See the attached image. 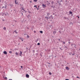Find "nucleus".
I'll use <instances>...</instances> for the list:
<instances>
[{"mask_svg": "<svg viewBox=\"0 0 80 80\" xmlns=\"http://www.w3.org/2000/svg\"><path fill=\"white\" fill-rule=\"evenodd\" d=\"M69 13L70 14H72V15H73V14L72 13V12H69Z\"/></svg>", "mask_w": 80, "mask_h": 80, "instance_id": "nucleus-11", "label": "nucleus"}, {"mask_svg": "<svg viewBox=\"0 0 80 80\" xmlns=\"http://www.w3.org/2000/svg\"><path fill=\"white\" fill-rule=\"evenodd\" d=\"M26 77L27 78H29V75L27 74L26 75Z\"/></svg>", "mask_w": 80, "mask_h": 80, "instance_id": "nucleus-5", "label": "nucleus"}, {"mask_svg": "<svg viewBox=\"0 0 80 80\" xmlns=\"http://www.w3.org/2000/svg\"><path fill=\"white\" fill-rule=\"evenodd\" d=\"M68 43H69V45H70V42H68Z\"/></svg>", "mask_w": 80, "mask_h": 80, "instance_id": "nucleus-37", "label": "nucleus"}, {"mask_svg": "<svg viewBox=\"0 0 80 80\" xmlns=\"http://www.w3.org/2000/svg\"><path fill=\"white\" fill-rule=\"evenodd\" d=\"M40 7V6H39V5H38V8H39V7Z\"/></svg>", "mask_w": 80, "mask_h": 80, "instance_id": "nucleus-55", "label": "nucleus"}, {"mask_svg": "<svg viewBox=\"0 0 80 80\" xmlns=\"http://www.w3.org/2000/svg\"><path fill=\"white\" fill-rule=\"evenodd\" d=\"M27 37L28 38H29V36H28V34H27Z\"/></svg>", "mask_w": 80, "mask_h": 80, "instance_id": "nucleus-26", "label": "nucleus"}, {"mask_svg": "<svg viewBox=\"0 0 80 80\" xmlns=\"http://www.w3.org/2000/svg\"><path fill=\"white\" fill-rule=\"evenodd\" d=\"M37 45H40V43L38 42V43Z\"/></svg>", "mask_w": 80, "mask_h": 80, "instance_id": "nucleus-22", "label": "nucleus"}, {"mask_svg": "<svg viewBox=\"0 0 80 80\" xmlns=\"http://www.w3.org/2000/svg\"><path fill=\"white\" fill-rule=\"evenodd\" d=\"M48 64H50V63H49V62H48Z\"/></svg>", "mask_w": 80, "mask_h": 80, "instance_id": "nucleus-46", "label": "nucleus"}, {"mask_svg": "<svg viewBox=\"0 0 80 80\" xmlns=\"http://www.w3.org/2000/svg\"><path fill=\"white\" fill-rule=\"evenodd\" d=\"M34 33H36V31H34Z\"/></svg>", "mask_w": 80, "mask_h": 80, "instance_id": "nucleus-42", "label": "nucleus"}, {"mask_svg": "<svg viewBox=\"0 0 80 80\" xmlns=\"http://www.w3.org/2000/svg\"><path fill=\"white\" fill-rule=\"evenodd\" d=\"M45 18H47V20H48V18H48V17H45Z\"/></svg>", "mask_w": 80, "mask_h": 80, "instance_id": "nucleus-12", "label": "nucleus"}, {"mask_svg": "<svg viewBox=\"0 0 80 80\" xmlns=\"http://www.w3.org/2000/svg\"><path fill=\"white\" fill-rule=\"evenodd\" d=\"M0 2H2V1H1V0H0Z\"/></svg>", "mask_w": 80, "mask_h": 80, "instance_id": "nucleus-56", "label": "nucleus"}, {"mask_svg": "<svg viewBox=\"0 0 80 80\" xmlns=\"http://www.w3.org/2000/svg\"><path fill=\"white\" fill-rule=\"evenodd\" d=\"M66 70H69V68H68V67H66Z\"/></svg>", "mask_w": 80, "mask_h": 80, "instance_id": "nucleus-7", "label": "nucleus"}, {"mask_svg": "<svg viewBox=\"0 0 80 80\" xmlns=\"http://www.w3.org/2000/svg\"><path fill=\"white\" fill-rule=\"evenodd\" d=\"M40 33H43V32L42 31H40Z\"/></svg>", "mask_w": 80, "mask_h": 80, "instance_id": "nucleus-19", "label": "nucleus"}, {"mask_svg": "<svg viewBox=\"0 0 80 80\" xmlns=\"http://www.w3.org/2000/svg\"><path fill=\"white\" fill-rule=\"evenodd\" d=\"M5 78V79H7V78L5 77V78Z\"/></svg>", "mask_w": 80, "mask_h": 80, "instance_id": "nucleus-38", "label": "nucleus"}, {"mask_svg": "<svg viewBox=\"0 0 80 80\" xmlns=\"http://www.w3.org/2000/svg\"><path fill=\"white\" fill-rule=\"evenodd\" d=\"M51 26H52L51 25V26H49V27H51Z\"/></svg>", "mask_w": 80, "mask_h": 80, "instance_id": "nucleus-63", "label": "nucleus"}, {"mask_svg": "<svg viewBox=\"0 0 80 80\" xmlns=\"http://www.w3.org/2000/svg\"><path fill=\"white\" fill-rule=\"evenodd\" d=\"M58 40H59V41H60V39H58Z\"/></svg>", "mask_w": 80, "mask_h": 80, "instance_id": "nucleus-47", "label": "nucleus"}, {"mask_svg": "<svg viewBox=\"0 0 80 80\" xmlns=\"http://www.w3.org/2000/svg\"><path fill=\"white\" fill-rule=\"evenodd\" d=\"M3 29L4 30H6V28H5V27H4L3 28Z\"/></svg>", "mask_w": 80, "mask_h": 80, "instance_id": "nucleus-15", "label": "nucleus"}, {"mask_svg": "<svg viewBox=\"0 0 80 80\" xmlns=\"http://www.w3.org/2000/svg\"><path fill=\"white\" fill-rule=\"evenodd\" d=\"M2 7V8H4V6H3V7Z\"/></svg>", "mask_w": 80, "mask_h": 80, "instance_id": "nucleus-52", "label": "nucleus"}, {"mask_svg": "<svg viewBox=\"0 0 80 80\" xmlns=\"http://www.w3.org/2000/svg\"><path fill=\"white\" fill-rule=\"evenodd\" d=\"M6 13L8 15V16L10 15L8 14V12H6Z\"/></svg>", "mask_w": 80, "mask_h": 80, "instance_id": "nucleus-24", "label": "nucleus"}, {"mask_svg": "<svg viewBox=\"0 0 80 80\" xmlns=\"http://www.w3.org/2000/svg\"><path fill=\"white\" fill-rule=\"evenodd\" d=\"M3 53L4 54H5V55H7V52L6 51H4L3 52Z\"/></svg>", "mask_w": 80, "mask_h": 80, "instance_id": "nucleus-3", "label": "nucleus"}, {"mask_svg": "<svg viewBox=\"0 0 80 80\" xmlns=\"http://www.w3.org/2000/svg\"><path fill=\"white\" fill-rule=\"evenodd\" d=\"M9 53H12V51H9Z\"/></svg>", "mask_w": 80, "mask_h": 80, "instance_id": "nucleus-25", "label": "nucleus"}, {"mask_svg": "<svg viewBox=\"0 0 80 80\" xmlns=\"http://www.w3.org/2000/svg\"><path fill=\"white\" fill-rule=\"evenodd\" d=\"M77 78H79L77 76Z\"/></svg>", "mask_w": 80, "mask_h": 80, "instance_id": "nucleus-41", "label": "nucleus"}, {"mask_svg": "<svg viewBox=\"0 0 80 80\" xmlns=\"http://www.w3.org/2000/svg\"><path fill=\"white\" fill-rule=\"evenodd\" d=\"M5 16H7V14H5Z\"/></svg>", "mask_w": 80, "mask_h": 80, "instance_id": "nucleus-43", "label": "nucleus"}, {"mask_svg": "<svg viewBox=\"0 0 80 80\" xmlns=\"http://www.w3.org/2000/svg\"><path fill=\"white\" fill-rule=\"evenodd\" d=\"M36 8H37V7H36Z\"/></svg>", "mask_w": 80, "mask_h": 80, "instance_id": "nucleus-60", "label": "nucleus"}, {"mask_svg": "<svg viewBox=\"0 0 80 80\" xmlns=\"http://www.w3.org/2000/svg\"><path fill=\"white\" fill-rule=\"evenodd\" d=\"M38 39L37 38V40L36 41V42H38Z\"/></svg>", "mask_w": 80, "mask_h": 80, "instance_id": "nucleus-18", "label": "nucleus"}, {"mask_svg": "<svg viewBox=\"0 0 80 80\" xmlns=\"http://www.w3.org/2000/svg\"><path fill=\"white\" fill-rule=\"evenodd\" d=\"M60 49H61L62 48H59Z\"/></svg>", "mask_w": 80, "mask_h": 80, "instance_id": "nucleus-59", "label": "nucleus"}, {"mask_svg": "<svg viewBox=\"0 0 80 80\" xmlns=\"http://www.w3.org/2000/svg\"><path fill=\"white\" fill-rule=\"evenodd\" d=\"M74 45H75V46H74V47H75V48H76V45L74 44Z\"/></svg>", "mask_w": 80, "mask_h": 80, "instance_id": "nucleus-30", "label": "nucleus"}, {"mask_svg": "<svg viewBox=\"0 0 80 80\" xmlns=\"http://www.w3.org/2000/svg\"><path fill=\"white\" fill-rule=\"evenodd\" d=\"M65 80H69V79H65Z\"/></svg>", "mask_w": 80, "mask_h": 80, "instance_id": "nucleus-48", "label": "nucleus"}, {"mask_svg": "<svg viewBox=\"0 0 80 80\" xmlns=\"http://www.w3.org/2000/svg\"><path fill=\"white\" fill-rule=\"evenodd\" d=\"M37 10H39V9L38 8Z\"/></svg>", "mask_w": 80, "mask_h": 80, "instance_id": "nucleus-58", "label": "nucleus"}, {"mask_svg": "<svg viewBox=\"0 0 80 80\" xmlns=\"http://www.w3.org/2000/svg\"><path fill=\"white\" fill-rule=\"evenodd\" d=\"M51 17H52V15H51Z\"/></svg>", "mask_w": 80, "mask_h": 80, "instance_id": "nucleus-61", "label": "nucleus"}, {"mask_svg": "<svg viewBox=\"0 0 80 80\" xmlns=\"http://www.w3.org/2000/svg\"><path fill=\"white\" fill-rule=\"evenodd\" d=\"M9 80H12V79H9Z\"/></svg>", "mask_w": 80, "mask_h": 80, "instance_id": "nucleus-49", "label": "nucleus"}, {"mask_svg": "<svg viewBox=\"0 0 80 80\" xmlns=\"http://www.w3.org/2000/svg\"><path fill=\"white\" fill-rule=\"evenodd\" d=\"M15 54L16 55H18V52H16Z\"/></svg>", "mask_w": 80, "mask_h": 80, "instance_id": "nucleus-17", "label": "nucleus"}, {"mask_svg": "<svg viewBox=\"0 0 80 80\" xmlns=\"http://www.w3.org/2000/svg\"><path fill=\"white\" fill-rule=\"evenodd\" d=\"M61 50H62V49H61Z\"/></svg>", "mask_w": 80, "mask_h": 80, "instance_id": "nucleus-64", "label": "nucleus"}, {"mask_svg": "<svg viewBox=\"0 0 80 80\" xmlns=\"http://www.w3.org/2000/svg\"><path fill=\"white\" fill-rule=\"evenodd\" d=\"M52 15H55V13H53L52 14Z\"/></svg>", "mask_w": 80, "mask_h": 80, "instance_id": "nucleus-50", "label": "nucleus"}, {"mask_svg": "<svg viewBox=\"0 0 80 80\" xmlns=\"http://www.w3.org/2000/svg\"><path fill=\"white\" fill-rule=\"evenodd\" d=\"M64 48H67V49H68V47L67 46H66L65 45H64Z\"/></svg>", "mask_w": 80, "mask_h": 80, "instance_id": "nucleus-10", "label": "nucleus"}, {"mask_svg": "<svg viewBox=\"0 0 80 80\" xmlns=\"http://www.w3.org/2000/svg\"><path fill=\"white\" fill-rule=\"evenodd\" d=\"M22 10H23L24 11V12H25V10H24V9H23Z\"/></svg>", "mask_w": 80, "mask_h": 80, "instance_id": "nucleus-44", "label": "nucleus"}, {"mask_svg": "<svg viewBox=\"0 0 80 80\" xmlns=\"http://www.w3.org/2000/svg\"><path fill=\"white\" fill-rule=\"evenodd\" d=\"M20 56L22 57V52L20 51V53H19Z\"/></svg>", "mask_w": 80, "mask_h": 80, "instance_id": "nucleus-1", "label": "nucleus"}, {"mask_svg": "<svg viewBox=\"0 0 80 80\" xmlns=\"http://www.w3.org/2000/svg\"><path fill=\"white\" fill-rule=\"evenodd\" d=\"M19 38H20V40H21L22 42H23V38H21V37H20Z\"/></svg>", "mask_w": 80, "mask_h": 80, "instance_id": "nucleus-4", "label": "nucleus"}, {"mask_svg": "<svg viewBox=\"0 0 80 80\" xmlns=\"http://www.w3.org/2000/svg\"><path fill=\"white\" fill-rule=\"evenodd\" d=\"M21 13H22V15H23V13H22L21 12Z\"/></svg>", "mask_w": 80, "mask_h": 80, "instance_id": "nucleus-53", "label": "nucleus"}, {"mask_svg": "<svg viewBox=\"0 0 80 80\" xmlns=\"http://www.w3.org/2000/svg\"><path fill=\"white\" fill-rule=\"evenodd\" d=\"M14 32H15V33H16L17 34V33H18V32H16V30H15V31H14Z\"/></svg>", "mask_w": 80, "mask_h": 80, "instance_id": "nucleus-16", "label": "nucleus"}, {"mask_svg": "<svg viewBox=\"0 0 80 80\" xmlns=\"http://www.w3.org/2000/svg\"><path fill=\"white\" fill-rule=\"evenodd\" d=\"M35 50H33V53H35Z\"/></svg>", "mask_w": 80, "mask_h": 80, "instance_id": "nucleus-23", "label": "nucleus"}, {"mask_svg": "<svg viewBox=\"0 0 80 80\" xmlns=\"http://www.w3.org/2000/svg\"><path fill=\"white\" fill-rule=\"evenodd\" d=\"M29 13H31V12L30 11H28Z\"/></svg>", "mask_w": 80, "mask_h": 80, "instance_id": "nucleus-45", "label": "nucleus"}, {"mask_svg": "<svg viewBox=\"0 0 80 80\" xmlns=\"http://www.w3.org/2000/svg\"><path fill=\"white\" fill-rule=\"evenodd\" d=\"M42 7H43V8H45V7H46V5H44L43 4H42Z\"/></svg>", "mask_w": 80, "mask_h": 80, "instance_id": "nucleus-2", "label": "nucleus"}, {"mask_svg": "<svg viewBox=\"0 0 80 80\" xmlns=\"http://www.w3.org/2000/svg\"><path fill=\"white\" fill-rule=\"evenodd\" d=\"M59 3V5H61V3Z\"/></svg>", "mask_w": 80, "mask_h": 80, "instance_id": "nucleus-33", "label": "nucleus"}, {"mask_svg": "<svg viewBox=\"0 0 80 80\" xmlns=\"http://www.w3.org/2000/svg\"><path fill=\"white\" fill-rule=\"evenodd\" d=\"M49 75H52V73H51V72H49Z\"/></svg>", "mask_w": 80, "mask_h": 80, "instance_id": "nucleus-28", "label": "nucleus"}, {"mask_svg": "<svg viewBox=\"0 0 80 80\" xmlns=\"http://www.w3.org/2000/svg\"><path fill=\"white\" fill-rule=\"evenodd\" d=\"M47 17H49V15H50V13H48L47 12Z\"/></svg>", "mask_w": 80, "mask_h": 80, "instance_id": "nucleus-6", "label": "nucleus"}, {"mask_svg": "<svg viewBox=\"0 0 80 80\" xmlns=\"http://www.w3.org/2000/svg\"><path fill=\"white\" fill-rule=\"evenodd\" d=\"M77 17H78V18H80L79 17V16H77Z\"/></svg>", "mask_w": 80, "mask_h": 80, "instance_id": "nucleus-36", "label": "nucleus"}, {"mask_svg": "<svg viewBox=\"0 0 80 80\" xmlns=\"http://www.w3.org/2000/svg\"><path fill=\"white\" fill-rule=\"evenodd\" d=\"M59 32L60 33H62V32L61 31H59Z\"/></svg>", "mask_w": 80, "mask_h": 80, "instance_id": "nucleus-21", "label": "nucleus"}, {"mask_svg": "<svg viewBox=\"0 0 80 80\" xmlns=\"http://www.w3.org/2000/svg\"><path fill=\"white\" fill-rule=\"evenodd\" d=\"M34 2H37V0H34Z\"/></svg>", "mask_w": 80, "mask_h": 80, "instance_id": "nucleus-31", "label": "nucleus"}, {"mask_svg": "<svg viewBox=\"0 0 80 80\" xmlns=\"http://www.w3.org/2000/svg\"><path fill=\"white\" fill-rule=\"evenodd\" d=\"M74 55V54H72V55Z\"/></svg>", "mask_w": 80, "mask_h": 80, "instance_id": "nucleus-57", "label": "nucleus"}, {"mask_svg": "<svg viewBox=\"0 0 80 80\" xmlns=\"http://www.w3.org/2000/svg\"><path fill=\"white\" fill-rule=\"evenodd\" d=\"M10 5L11 7H12V5H13V4H11Z\"/></svg>", "mask_w": 80, "mask_h": 80, "instance_id": "nucleus-29", "label": "nucleus"}, {"mask_svg": "<svg viewBox=\"0 0 80 80\" xmlns=\"http://www.w3.org/2000/svg\"><path fill=\"white\" fill-rule=\"evenodd\" d=\"M47 2H48V1H47Z\"/></svg>", "mask_w": 80, "mask_h": 80, "instance_id": "nucleus-62", "label": "nucleus"}, {"mask_svg": "<svg viewBox=\"0 0 80 80\" xmlns=\"http://www.w3.org/2000/svg\"><path fill=\"white\" fill-rule=\"evenodd\" d=\"M62 2V0H61L60 2Z\"/></svg>", "mask_w": 80, "mask_h": 80, "instance_id": "nucleus-54", "label": "nucleus"}, {"mask_svg": "<svg viewBox=\"0 0 80 80\" xmlns=\"http://www.w3.org/2000/svg\"><path fill=\"white\" fill-rule=\"evenodd\" d=\"M64 18L65 19H66V20H67V19L68 18H66V17H64Z\"/></svg>", "mask_w": 80, "mask_h": 80, "instance_id": "nucleus-27", "label": "nucleus"}, {"mask_svg": "<svg viewBox=\"0 0 80 80\" xmlns=\"http://www.w3.org/2000/svg\"><path fill=\"white\" fill-rule=\"evenodd\" d=\"M37 7V5H35L34 6V7H36V8Z\"/></svg>", "mask_w": 80, "mask_h": 80, "instance_id": "nucleus-32", "label": "nucleus"}, {"mask_svg": "<svg viewBox=\"0 0 80 80\" xmlns=\"http://www.w3.org/2000/svg\"><path fill=\"white\" fill-rule=\"evenodd\" d=\"M62 43H63V44L65 45V42H64V41H62Z\"/></svg>", "mask_w": 80, "mask_h": 80, "instance_id": "nucleus-14", "label": "nucleus"}, {"mask_svg": "<svg viewBox=\"0 0 80 80\" xmlns=\"http://www.w3.org/2000/svg\"><path fill=\"white\" fill-rule=\"evenodd\" d=\"M5 8H6L7 7V5H5Z\"/></svg>", "mask_w": 80, "mask_h": 80, "instance_id": "nucleus-35", "label": "nucleus"}, {"mask_svg": "<svg viewBox=\"0 0 80 80\" xmlns=\"http://www.w3.org/2000/svg\"><path fill=\"white\" fill-rule=\"evenodd\" d=\"M21 68H23V66H21Z\"/></svg>", "mask_w": 80, "mask_h": 80, "instance_id": "nucleus-40", "label": "nucleus"}, {"mask_svg": "<svg viewBox=\"0 0 80 80\" xmlns=\"http://www.w3.org/2000/svg\"><path fill=\"white\" fill-rule=\"evenodd\" d=\"M53 3H54V1H52L51 2V4H52V5H53Z\"/></svg>", "mask_w": 80, "mask_h": 80, "instance_id": "nucleus-20", "label": "nucleus"}, {"mask_svg": "<svg viewBox=\"0 0 80 80\" xmlns=\"http://www.w3.org/2000/svg\"><path fill=\"white\" fill-rule=\"evenodd\" d=\"M50 3L49 2H48L47 3V5H49V4L50 5Z\"/></svg>", "mask_w": 80, "mask_h": 80, "instance_id": "nucleus-13", "label": "nucleus"}, {"mask_svg": "<svg viewBox=\"0 0 80 80\" xmlns=\"http://www.w3.org/2000/svg\"><path fill=\"white\" fill-rule=\"evenodd\" d=\"M36 55L37 56L38 55V53H37L36 54Z\"/></svg>", "mask_w": 80, "mask_h": 80, "instance_id": "nucleus-34", "label": "nucleus"}, {"mask_svg": "<svg viewBox=\"0 0 80 80\" xmlns=\"http://www.w3.org/2000/svg\"><path fill=\"white\" fill-rule=\"evenodd\" d=\"M51 7L52 8H55V6H54L53 5H52L51 6Z\"/></svg>", "mask_w": 80, "mask_h": 80, "instance_id": "nucleus-9", "label": "nucleus"}, {"mask_svg": "<svg viewBox=\"0 0 80 80\" xmlns=\"http://www.w3.org/2000/svg\"><path fill=\"white\" fill-rule=\"evenodd\" d=\"M21 8H22V10H23V7H21Z\"/></svg>", "mask_w": 80, "mask_h": 80, "instance_id": "nucleus-39", "label": "nucleus"}, {"mask_svg": "<svg viewBox=\"0 0 80 80\" xmlns=\"http://www.w3.org/2000/svg\"><path fill=\"white\" fill-rule=\"evenodd\" d=\"M15 22H17V21H16V20H15Z\"/></svg>", "mask_w": 80, "mask_h": 80, "instance_id": "nucleus-51", "label": "nucleus"}, {"mask_svg": "<svg viewBox=\"0 0 80 80\" xmlns=\"http://www.w3.org/2000/svg\"><path fill=\"white\" fill-rule=\"evenodd\" d=\"M15 4H18V2H17V0H15Z\"/></svg>", "mask_w": 80, "mask_h": 80, "instance_id": "nucleus-8", "label": "nucleus"}]
</instances>
